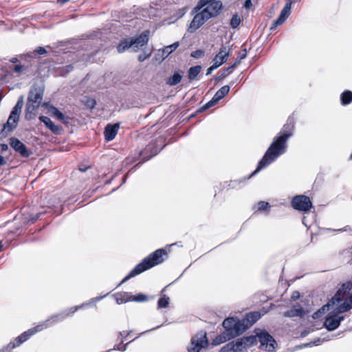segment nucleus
I'll use <instances>...</instances> for the list:
<instances>
[{
  "label": "nucleus",
  "instance_id": "obj_1",
  "mask_svg": "<svg viewBox=\"0 0 352 352\" xmlns=\"http://www.w3.org/2000/svg\"><path fill=\"white\" fill-rule=\"evenodd\" d=\"M221 7L222 3L219 0H199L192 10L196 14L190 24L189 30L195 32L208 19L215 17Z\"/></svg>",
  "mask_w": 352,
  "mask_h": 352
},
{
  "label": "nucleus",
  "instance_id": "obj_2",
  "mask_svg": "<svg viewBox=\"0 0 352 352\" xmlns=\"http://www.w3.org/2000/svg\"><path fill=\"white\" fill-rule=\"evenodd\" d=\"M102 297H98L93 298L89 303L87 304H83L81 306H76L74 307H72L69 309V310L64 311L61 314L54 315L52 316L50 318L47 320L46 321L38 324L37 326L29 329L28 331L24 332L21 336H19L14 342H10L8 347L10 349H14L16 346H19L21 343L27 340L30 336L36 334L38 332H40L43 331L45 329H47V327H50L52 324L60 321L65 318V316H69L70 314H74L75 311H76L78 309L85 307L89 305L93 304L100 299H102Z\"/></svg>",
  "mask_w": 352,
  "mask_h": 352
},
{
  "label": "nucleus",
  "instance_id": "obj_3",
  "mask_svg": "<svg viewBox=\"0 0 352 352\" xmlns=\"http://www.w3.org/2000/svg\"><path fill=\"white\" fill-rule=\"evenodd\" d=\"M291 135L292 133L290 131L283 132L274 139L265 154L259 162L257 168L252 173V175H255L261 169L272 164L276 158L285 152L287 141Z\"/></svg>",
  "mask_w": 352,
  "mask_h": 352
},
{
  "label": "nucleus",
  "instance_id": "obj_4",
  "mask_svg": "<svg viewBox=\"0 0 352 352\" xmlns=\"http://www.w3.org/2000/svg\"><path fill=\"white\" fill-rule=\"evenodd\" d=\"M166 254V252L163 249H158L148 257L145 258L140 263L138 264L130 273L125 276L122 283H124L130 278L144 272V271L154 267L163 262L162 256Z\"/></svg>",
  "mask_w": 352,
  "mask_h": 352
},
{
  "label": "nucleus",
  "instance_id": "obj_5",
  "mask_svg": "<svg viewBox=\"0 0 352 352\" xmlns=\"http://www.w3.org/2000/svg\"><path fill=\"white\" fill-rule=\"evenodd\" d=\"M350 291L349 284H343L331 298V302L329 305L331 306L334 310L340 312L349 310L352 308V294L349 295Z\"/></svg>",
  "mask_w": 352,
  "mask_h": 352
},
{
  "label": "nucleus",
  "instance_id": "obj_6",
  "mask_svg": "<svg viewBox=\"0 0 352 352\" xmlns=\"http://www.w3.org/2000/svg\"><path fill=\"white\" fill-rule=\"evenodd\" d=\"M331 302V299L327 305H324L320 309L315 312L313 315V318H317L324 314L326 310L329 311L324 322V327L329 331H333L339 327L340 322L344 319V317L340 315L343 312L334 310L331 306L329 305Z\"/></svg>",
  "mask_w": 352,
  "mask_h": 352
},
{
  "label": "nucleus",
  "instance_id": "obj_7",
  "mask_svg": "<svg viewBox=\"0 0 352 352\" xmlns=\"http://www.w3.org/2000/svg\"><path fill=\"white\" fill-rule=\"evenodd\" d=\"M234 318H228L224 320L223 322V327L225 329L224 332L217 336L212 341V344L214 346L219 345L227 340H230L234 337H236L241 333L235 327Z\"/></svg>",
  "mask_w": 352,
  "mask_h": 352
},
{
  "label": "nucleus",
  "instance_id": "obj_8",
  "mask_svg": "<svg viewBox=\"0 0 352 352\" xmlns=\"http://www.w3.org/2000/svg\"><path fill=\"white\" fill-rule=\"evenodd\" d=\"M43 94V91L40 88H35L30 91L26 104V119L30 120L35 116L36 111L42 101Z\"/></svg>",
  "mask_w": 352,
  "mask_h": 352
},
{
  "label": "nucleus",
  "instance_id": "obj_9",
  "mask_svg": "<svg viewBox=\"0 0 352 352\" xmlns=\"http://www.w3.org/2000/svg\"><path fill=\"white\" fill-rule=\"evenodd\" d=\"M23 105V97H21L15 106L14 107L10 115L7 120V122L4 124V130L8 131H12L16 126L19 120L21 109Z\"/></svg>",
  "mask_w": 352,
  "mask_h": 352
},
{
  "label": "nucleus",
  "instance_id": "obj_10",
  "mask_svg": "<svg viewBox=\"0 0 352 352\" xmlns=\"http://www.w3.org/2000/svg\"><path fill=\"white\" fill-rule=\"evenodd\" d=\"M261 317V315L259 312H251L248 314L245 318L242 320H236L234 318V325L239 333L242 334L246 329L252 326L254 322L259 320Z\"/></svg>",
  "mask_w": 352,
  "mask_h": 352
},
{
  "label": "nucleus",
  "instance_id": "obj_11",
  "mask_svg": "<svg viewBox=\"0 0 352 352\" xmlns=\"http://www.w3.org/2000/svg\"><path fill=\"white\" fill-rule=\"evenodd\" d=\"M258 338L260 346L263 350L272 352L275 349L276 342L274 339L265 331H260L255 336Z\"/></svg>",
  "mask_w": 352,
  "mask_h": 352
},
{
  "label": "nucleus",
  "instance_id": "obj_12",
  "mask_svg": "<svg viewBox=\"0 0 352 352\" xmlns=\"http://www.w3.org/2000/svg\"><path fill=\"white\" fill-rule=\"evenodd\" d=\"M208 344L206 333L200 332L197 333L191 340V342L188 346L189 352H199L201 349L206 347Z\"/></svg>",
  "mask_w": 352,
  "mask_h": 352
},
{
  "label": "nucleus",
  "instance_id": "obj_13",
  "mask_svg": "<svg viewBox=\"0 0 352 352\" xmlns=\"http://www.w3.org/2000/svg\"><path fill=\"white\" fill-rule=\"evenodd\" d=\"M292 206L295 210L307 212L311 208L312 204L308 197L297 195L292 199Z\"/></svg>",
  "mask_w": 352,
  "mask_h": 352
},
{
  "label": "nucleus",
  "instance_id": "obj_14",
  "mask_svg": "<svg viewBox=\"0 0 352 352\" xmlns=\"http://www.w3.org/2000/svg\"><path fill=\"white\" fill-rule=\"evenodd\" d=\"M292 4V0H286V3L285 6L282 9L278 18L273 23L272 27L270 28L271 30H273L276 28L277 26L281 25L285 23V21L290 14Z\"/></svg>",
  "mask_w": 352,
  "mask_h": 352
},
{
  "label": "nucleus",
  "instance_id": "obj_15",
  "mask_svg": "<svg viewBox=\"0 0 352 352\" xmlns=\"http://www.w3.org/2000/svg\"><path fill=\"white\" fill-rule=\"evenodd\" d=\"M230 91V86L225 85L223 86L221 89H219L213 98L207 102L202 108L204 109H209L210 107L216 104L221 99H222L224 96H226Z\"/></svg>",
  "mask_w": 352,
  "mask_h": 352
},
{
  "label": "nucleus",
  "instance_id": "obj_16",
  "mask_svg": "<svg viewBox=\"0 0 352 352\" xmlns=\"http://www.w3.org/2000/svg\"><path fill=\"white\" fill-rule=\"evenodd\" d=\"M230 54V47L229 46H221L220 51L212 60L213 64H214L216 67H220L226 62Z\"/></svg>",
  "mask_w": 352,
  "mask_h": 352
},
{
  "label": "nucleus",
  "instance_id": "obj_17",
  "mask_svg": "<svg viewBox=\"0 0 352 352\" xmlns=\"http://www.w3.org/2000/svg\"><path fill=\"white\" fill-rule=\"evenodd\" d=\"M256 342V336H250L241 338L234 342V346L238 351H242Z\"/></svg>",
  "mask_w": 352,
  "mask_h": 352
},
{
  "label": "nucleus",
  "instance_id": "obj_18",
  "mask_svg": "<svg viewBox=\"0 0 352 352\" xmlns=\"http://www.w3.org/2000/svg\"><path fill=\"white\" fill-rule=\"evenodd\" d=\"M179 46V42H175L174 43L165 47L162 50H159L155 54V59L160 62L164 60L169 54L174 52Z\"/></svg>",
  "mask_w": 352,
  "mask_h": 352
},
{
  "label": "nucleus",
  "instance_id": "obj_19",
  "mask_svg": "<svg viewBox=\"0 0 352 352\" xmlns=\"http://www.w3.org/2000/svg\"><path fill=\"white\" fill-rule=\"evenodd\" d=\"M10 144L16 152L19 153L23 157H28L30 152L25 145L16 138H11Z\"/></svg>",
  "mask_w": 352,
  "mask_h": 352
},
{
  "label": "nucleus",
  "instance_id": "obj_20",
  "mask_svg": "<svg viewBox=\"0 0 352 352\" xmlns=\"http://www.w3.org/2000/svg\"><path fill=\"white\" fill-rule=\"evenodd\" d=\"M131 40L132 52H137L139 50L142 49L148 41V36L146 34H142L137 37L135 40Z\"/></svg>",
  "mask_w": 352,
  "mask_h": 352
},
{
  "label": "nucleus",
  "instance_id": "obj_21",
  "mask_svg": "<svg viewBox=\"0 0 352 352\" xmlns=\"http://www.w3.org/2000/svg\"><path fill=\"white\" fill-rule=\"evenodd\" d=\"M119 129V124H108L104 131L105 138L107 141H111L115 138Z\"/></svg>",
  "mask_w": 352,
  "mask_h": 352
},
{
  "label": "nucleus",
  "instance_id": "obj_22",
  "mask_svg": "<svg viewBox=\"0 0 352 352\" xmlns=\"http://www.w3.org/2000/svg\"><path fill=\"white\" fill-rule=\"evenodd\" d=\"M39 120L53 133H59L60 132L61 127L54 124L48 117L42 116L39 117Z\"/></svg>",
  "mask_w": 352,
  "mask_h": 352
},
{
  "label": "nucleus",
  "instance_id": "obj_23",
  "mask_svg": "<svg viewBox=\"0 0 352 352\" xmlns=\"http://www.w3.org/2000/svg\"><path fill=\"white\" fill-rule=\"evenodd\" d=\"M303 314L304 311L301 306L294 305L290 310L285 312L284 316L290 318L296 316L302 317L303 316Z\"/></svg>",
  "mask_w": 352,
  "mask_h": 352
},
{
  "label": "nucleus",
  "instance_id": "obj_24",
  "mask_svg": "<svg viewBox=\"0 0 352 352\" xmlns=\"http://www.w3.org/2000/svg\"><path fill=\"white\" fill-rule=\"evenodd\" d=\"M133 295L129 292H122L115 294V299L118 304L126 303L132 301Z\"/></svg>",
  "mask_w": 352,
  "mask_h": 352
},
{
  "label": "nucleus",
  "instance_id": "obj_25",
  "mask_svg": "<svg viewBox=\"0 0 352 352\" xmlns=\"http://www.w3.org/2000/svg\"><path fill=\"white\" fill-rule=\"evenodd\" d=\"M48 113L53 117L56 118L58 120L66 122L67 117L62 113L58 109L54 107L50 106L48 107Z\"/></svg>",
  "mask_w": 352,
  "mask_h": 352
},
{
  "label": "nucleus",
  "instance_id": "obj_26",
  "mask_svg": "<svg viewBox=\"0 0 352 352\" xmlns=\"http://www.w3.org/2000/svg\"><path fill=\"white\" fill-rule=\"evenodd\" d=\"M201 70V67L199 65L192 67L188 70V78L190 80H192L196 78L197 75L199 74V72Z\"/></svg>",
  "mask_w": 352,
  "mask_h": 352
},
{
  "label": "nucleus",
  "instance_id": "obj_27",
  "mask_svg": "<svg viewBox=\"0 0 352 352\" xmlns=\"http://www.w3.org/2000/svg\"><path fill=\"white\" fill-rule=\"evenodd\" d=\"M341 102L343 105H346L352 101V92L346 91L343 92L340 97Z\"/></svg>",
  "mask_w": 352,
  "mask_h": 352
},
{
  "label": "nucleus",
  "instance_id": "obj_28",
  "mask_svg": "<svg viewBox=\"0 0 352 352\" xmlns=\"http://www.w3.org/2000/svg\"><path fill=\"white\" fill-rule=\"evenodd\" d=\"M131 40H124L122 41L118 46V52L122 53L127 49H131L132 50V45H131Z\"/></svg>",
  "mask_w": 352,
  "mask_h": 352
},
{
  "label": "nucleus",
  "instance_id": "obj_29",
  "mask_svg": "<svg viewBox=\"0 0 352 352\" xmlns=\"http://www.w3.org/2000/svg\"><path fill=\"white\" fill-rule=\"evenodd\" d=\"M270 208V206L268 202L261 201L254 206V209L257 211H265L267 210Z\"/></svg>",
  "mask_w": 352,
  "mask_h": 352
},
{
  "label": "nucleus",
  "instance_id": "obj_30",
  "mask_svg": "<svg viewBox=\"0 0 352 352\" xmlns=\"http://www.w3.org/2000/svg\"><path fill=\"white\" fill-rule=\"evenodd\" d=\"M182 78V76L179 73H175L173 76L169 78L168 83L170 85H175L178 84Z\"/></svg>",
  "mask_w": 352,
  "mask_h": 352
},
{
  "label": "nucleus",
  "instance_id": "obj_31",
  "mask_svg": "<svg viewBox=\"0 0 352 352\" xmlns=\"http://www.w3.org/2000/svg\"><path fill=\"white\" fill-rule=\"evenodd\" d=\"M170 299L168 296L164 295L162 296L157 302L158 308H164L167 307L169 305Z\"/></svg>",
  "mask_w": 352,
  "mask_h": 352
},
{
  "label": "nucleus",
  "instance_id": "obj_32",
  "mask_svg": "<svg viewBox=\"0 0 352 352\" xmlns=\"http://www.w3.org/2000/svg\"><path fill=\"white\" fill-rule=\"evenodd\" d=\"M220 352H238L234 342H229L221 349Z\"/></svg>",
  "mask_w": 352,
  "mask_h": 352
},
{
  "label": "nucleus",
  "instance_id": "obj_33",
  "mask_svg": "<svg viewBox=\"0 0 352 352\" xmlns=\"http://www.w3.org/2000/svg\"><path fill=\"white\" fill-rule=\"evenodd\" d=\"M241 23V19L237 14L232 16L230 21V25L232 28H236Z\"/></svg>",
  "mask_w": 352,
  "mask_h": 352
},
{
  "label": "nucleus",
  "instance_id": "obj_34",
  "mask_svg": "<svg viewBox=\"0 0 352 352\" xmlns=\"http://www.w3.org/2000/svg\"><path fill=\"white\" fill-rule=\"evenodd\" d=\"M147 300V296L143 294H139L136 296L133 295L132 301L144 302Z\"/></svg>",
  "mask_w": 352,
  "mask_h": 352
},
{
  "label": "nucleus",
  "instance_id": "obj_35",
  "mask_svg": "<svg viewBox=\"0 0 352 352\" xmlns=\"http://www.w3.org/2000/svg\"><path fill=\"white\" fill-rule=\"evenodd\" d=\"M326 340H327V339H326V338H318L317 340H314L313 342H309V343L304 344L303 347L311 346L313 345H318L319 342H322Z\"/></svg>",
  "mask_w": 352,
  "mask_h": 352
},
{
  "label": "nucleus",
  "instance_id": "obj_36",
  "mask_svg": "<svg viewBox=\"0 0 352 352\" xmlns=\"http://www.w3.org/2000/svg\"><path fill=\"white\" fill-rule=\"evenodd\" d=\"M204 52L203 50H199L192 52L191 53V56L195 58H199L202 57L204 56Z\"/></svg>",
  "mask_w": 352,
  "mask_h": 352
},
{
  "label": "nucleus",
  "instance_id": "obj_37",
  "mask_svg": "<svg viewBox=\"0 0 352 352\" xmlns=\"http://www.w3.org/2000/svg\"><path fill=\"white\" fill-rule=\"evenodd\" d=\"M151 54V51H148V52H144L143 54H140L139 56H138V60L140 61H144V60H146V58H148Z\"/></svg>",
  "mask_w": 352,
  "mask_h": 352
},
{
  "label": "nucleus",
  "instance_id": "obj_38",
  "mask_svg": "<svg viewBox=\"0 0 352 352\" xmlns=\"http://www.w3.org/2000/svg\"><path fill=\"white\" fill-rule=\"evenodd\" d=\"M46 53H47V51H46L45 48H44L43 47H37L34 52V54H38L40 55H43Z\"/></svg>",
  "mask_w": 352,
  "mask_h": 352
},
{
  "label": "nucleus",
  "instance_id": "obj_39",
  "mask_svg": "<svg viewBox=\"0 0 352 352\" xmlns=\"http://www.w3.org/2000/svg\"><path fill=\"white\" fill-rule=\"evenodd\" d=\"M24 69H25V67L21 65H16L14 68V71L16 73H19V74L23 72Z\"/></svg>",
  "mask_w": 352,
  "mask_h": 352
},
{
  "label": "nucleus",
  "instance_id": "obj_40",
  "mask_svg": "<svg viewBox=\"0 0 352 352\" xmlns=\"http://www.w3.org/2000/svg\"><path fill=\"white\" fill-rule=\"evenodd\" d=\"M252 0H245V3H243V8L246 9V10H249L252 8Z\"/></svg>",
  "mask_w": 352,
  "mask_h": 352
},
{
  "label": "nucleus",
  "instance_id": "obj_41",
  "mask_svg": "<svg viewBox=\"0 0 352 352\" xmlns=\"http://www.w3.org/2000/svg\"><path fill=\"white\" fill-rule=\"evenodd\" d=\"M217 68H218V67H216L214 64H212V66H210V67L208 69V70H207V72H206V75H207V76L210 75V74L212 73V72L213 70L216 69Z\"/></svg>",
  "mask_w": 352,
  "mask_h": 352
},
{
  "label": "nucleus",
  "instance_id": "obj_42",
  "mask_svg": "<svg viewBox=\"0 0 352 352\" xmlns=\"http://www.w3.org/2000/svg\"><path fill=\"white\" fill-rule=\"evenodd\" d=\"M300 297V294L298 292H295L292 295V298L293 300H297Z\"/></svg>",
  "mask_w": 352,
  "mask_h": 352
},
{
  "label": "nucleus",
  "instance_id": "obj_43",
  "mask_svg": "<svg viewBox=\"0 0 352 352\" xmlns=\"http://www.w3.org/2000/svg\"><path fill=\"white\" fill-rule=\"evenodd\" d=\"M87 105L90 108H94L95 107V105H96V101L94 100H91L90 101L88 102Z\"/></svg>",
  "mask_w": 352,
  "mask_h": 352
},
{
  "label": "nucleus",
  "instance_id": "obj_44",
  "mask_svg": "<svg viewBox=\"0 0 352 352\" xmlns=\"http://www.w3.org/2000/svg\"><path fill=\"white\" fill-rule=\"evenodd\" d=\"M245 56H246V50H243V53L240 55V57H239V58L238 61H236V62L239 63V61H240L241 59L244 58Z\"/></svg>",
  "mask_w": 352,
  "mask_h": 352
},
{
  "label": "nucleus",
  "instance_id": "obj_45",
  "mask_svg": "<svg viewBox=\"0 0 352 352\" xmlns=\"http://www.w3.org/2000/svg\"><path fill=\"white\" fill-rule=\"evenodd\" d=\"M0 148H1V151H4L8 148V146L6 144H0Z\"/></svg>",
  "mask_w": 352,
  "mask_h": 352
},
{
  "label": "nucleus",
  "instance_id": "obj_46",
  "mask_svg": "<svg viewBox=\"0 0 352 352\" xmlns=\"http://www.w3.org/2000/svg\"><path fill=\"white\" fill-rule=\"evenodd\" d=\"M238 64L237 62H236L234 64H233L232 66L229 67L226 69V71H231L232 69L235 67V66Z\"/></svg>",
  "mask_w": 352,
  "mask_h": 352
},
{
  "label": "nucleus",
  "instance_id": "obj_47",
  "mask_svg": "<svg viewBox=\"0 0 352 352\" xmlns=\"http://www.w3.org/2000/svg\"><path fill=\"white\" fill-rule=\"evenodd\" d=\"M6 164V160L3 157L0 155V165Z\"/></svg>",
  "mask_w": 352,
  "mask_h": 352
},
{
  "label": "nucleus",
  "instance_id": "obj_48",
  "mask_svg": "<svg viewBox=\"0 0 352 352\" xmlns=\"http://www.w3.org/2000/svg\"><path fill=\"white\" fill-rule=\"evenodd\" d=\"M10 61L13 63H15L18 61V59H17V58H11Z\"/></svg>",
  "mask_w": 352,
  "mask_h": 352
},
{
  "label": "nucleus",
  "instance_id": "obj_49",
  "mask_svg": "<svg viewBox=\"0 0 352 352\" xmlns=\"http://www.w3.org/2000/svg\"><path fill=\"white\" fill-rule=\"evenodd\" d=\"M68 1H69V0H58V1H59L60 3H65V2Z\"/></svg>",
  "mask_w": 352,
  "mask_h": 352
},
{
  "label": "nucleus",
  "instance_id": "obj_50",
  "mask_svg": "<svg viewBox=\"0 0 352 352\" xmlns=\"http://www.w3.org/2000/svg\"><path fill=\"white\" fill-rule=\"evenodd\" d=\"M302 222H303V224H304L305 226H307V223H306V221H305V217H304V219H303V221H302Z\"/></svg>",
  "mask_w": 352,
  "mask_h": 352
},
{
  "label": "nucleus",
  "instance_id": "obj_51",
  "mask_svg": "<svg viewBox=\"0 0 352 352\" xmlns=\"http://www.w3.org/2000/svg\"><path fill=\"white\" fill-rule=\"evenodd\" d=\"M302 335L303 336H305L307 335V333H305H305H302Z\"/></svg>",
  "mask_w": 352,
  "mask_h": 352
}]
</instances>
